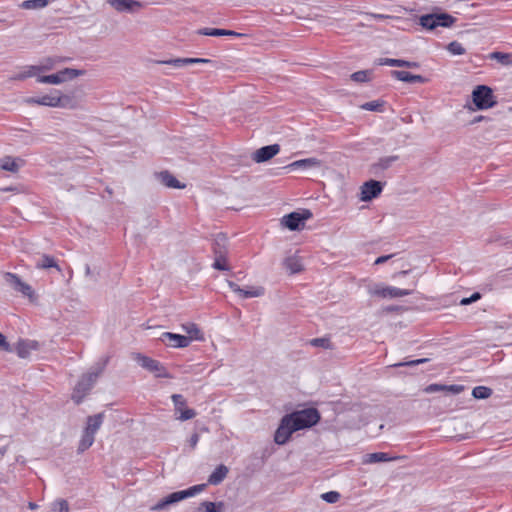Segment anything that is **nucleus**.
<instances>
[{
    "instance_id": "nucleus-1",
    "label": "nucleus",
    "mask_w": 512,
    "mask_h": 512,
    "mask_svg": "<svg viewBox=\"0 0 512 512\" xmlns=\"http://www.w3.org/2000/svg\"><path fill=\"white\" fill-rule=\"evenodd\" d=\"M107 364V359L102 363H97L95 367H93L92 371L83 375L78 383L76 384L74 391L72 393V400L76 404H80L84 397L89 393L95 384L97 378L103 373L105 366Z\"/></svg>"
},
{
    "instance_id": "nucleus-2",
    "label": "nucleus",
    "mask_w": 512,
    "mask_h": 512,
    "mask_svg": "<svg viewBox=\"0 0 512 512\" xmlns=\"http://www.w3.org/2000/svg\"><path fill=\"white\" fill-rule=\"evenodd\" d=\"M293 428L298 431L310 428L317 424L320 420V414L315 408L303 409L286 415Z\"/></svg>"
},
{
    "instance_id": "nucleus-3",
    "label": "nucleus",
    "mask_w": 512,
    "mask_h": 512,
    "mask_svg": "<svg viewBox=\"0 0 512 512\" xmlns=\"http://www.w3.org/2000/svg\"><path fill=\"white\" fill-rule=\"evenodd\" d=\"M206 487V484H199L192 486L186 490L177 491L169 494L167 497L161 499L159 502H157L154 506L151 507L152 510L158 511L165 509L169 505H172L174 503H177L181 500H184L188 497H192L196 495L197 493L202 492Z\"/></svg>"
},
{
    "instance_id": "nucleus-4",
    "label": "nucleus",
    "mask_w": 512,
    "mask_h": 512,
    "mask_svg": "<svg viewBox=\"0 0 512 512\" xmlns=\"http://www.w3.org/2000/svg\"><path fill=\"white\" fill-rule=\"evenodd\" d=\"M455 21L456 19L447 13L426 14L419 18V24L430 31H433L438 27H450Z\"/></svg>"
},
{
    "instance_id": "nucleus-5",
    "label": "nucleus",
    "mask_w": 512,
    "mask_h": 512,
    "mask_svg": "<svg viewBox=\"0 0 512 512\" xmlns=\"http://www.w3.org/2000/svg\"><path fill=\"white\" fill-rule=\"evenodd\" d=\"M473 103L480 109H488L496 104L494 100L493 91L486 85L477 86L472 92Z\"/></svg>"
},
{
    "instance_id": "nucleus-6",
    "label": "nucleus",
    "mask_w": 512,
    "mask_h": 512,
    "mask_svg": "<svg viewBox=\"0 0 512 512\" xmlns=\"http://www.w3.org/2000/svg\"><path fill=\"white\" fill-rule=\"evenodd\" d=\"M84 74L83 70H78L74 68H64L63 70L46 76H39L37 78V81L39 83L44 84H61L67 80H72L76 77L82 76Z\"/></svg>"
},
{
    "instance_id": "nucleus-7",
    "label": "nucleus",
    "mask_w": 512,
    "mask_h": 512,
    "mask_svg": "<svg viewBox=\"0 0 512 512\" xmlns=\"http://www.w3.org/2000/svg\"><path fill=\"white\" fill-rule=\"evenodd\" d=\"M28 104H38L49 107H67L70 102L68 96H62L58 91L41 97H29L25 100Z\"/></svg>"
},
{
    "instance_id": "nucleus-8",
    "label": "nucleus",
    "mask_w": 512,
    "mask_h": 512,
    "mask_svg": "<svg viewBox=\"0 0 512 512\" xmlns=\"http://www.w3.org/2000/svg\"><path fill=\"white\" fill-rule=\"evenodd\" d=\"M133 358L142 368L154 373L156 377L171 378V375L159 361L140 353L134 354Z\"/></svg>"
},
{
    "instance_id": "nucleus-9",
    "label": "nucleus",
    "mask_w": 512,
    "mask_h": 512,
    "mask_svg": "<svg viewBox=\"0 0 512 512\" xmlns=\"http://www.w3.org/2000/svg\"><path fill=\"white\" fill-rule=\"evenodd\" d=\"M311 216L312 213L309 210L292 212L281 219V224L291 231L299 230L304 226L305 220H308Z\"/></svg>"
},
{
    "instance_id": "nucleus-10",
    "label": "nucleus",
    "mask_w": 512,
    "mask_h": 512,
    "mask_svg": "<svg viewBox=\"0 0 512 512\" xmlns=\"http://www.w3.org/2000/svg\"><path fill=\"white\" fill-rule=\"evenodd\" d=\"M371 295L382 298H399L413 293V289H400L392 286L375 285L369 289Z\"/></svg>"
},
{
    "instance_id": "nucleus-11",
    "label": "nucleus",
    "mask_w": 512,
    "mask_h": 512,
    "mask_svg": "<svg viewBox=\"0 0 512 512\" xmlns=\"http://www.w3.org/2000/svg\"><path fill=\"white\" fill-rule=\"evenodd\" d=\"M171 399L175 406L176 419L186 421L193 419L197 413L194 409L186 407V399L181 394H173Z\"/></svg>"
},
{
    "instance_id": "nucleus-12",
    "label": "nucleus",
    "mask_w": 512,
    "mask_h": 512,
    "mask_svg": "<svg viewBox=\"0 0 512 512\" xmlns=\"http://www.w3.org/2000/svg\"><path fill=\"white\" fill-rule=\"evenodd\" d=\"M296 430L293 428V425L285 415L275 432L274 435V441L278 445H284L287 443L289 438L291 437L292 433H294Z\"/></svg>"
},
{
    "instance_id": "nucleus-13",
    "label": "nucleus",
    "mask_w": 512,
    "mask_h": 512,
    "mask_svg": "<svg viewBox=\"0 0 512 512\" xmlns=\"http://www.w3.org/2000/svg\"><path fill=\"white\" fill-rule=\"evenodd\" d=\"M399 156L390 155L379 158L376 162L370 165L369 172L370 174L380 177L384 171L388 170L392 167V165L398 161Z\"/></svg>"
},
{
    "instance_id": "nucleus-14",
    "label": "nucleus",
    "mask_w": 512,
    "mask_h": 512,
    "mask_svg": "<svg viewBox=\"0 0 512 512\" xmlns=\"http://www.w3.org/2000/svg\"><path fill=\"white\" fill-rule=\"evenodd\" d=\"M382 189L383 185L379 181L369 180L365 182L361 187V200L366 202L371 201L382 192Z\"/></svg>"
},
{
    "instance_id": "nucleus-15",
    "label": "nucleus",
    "mask_w": 512,
    "mask_h": 512,
    "mask_svg": "<svg viewBox=\"0 0 512 512\" xmlns=\"http://www.w3.org/2000/svg\"><path fill=\"white\" fill-rule=\"evenodd\" d=\"M160 340L167 346L173 348H185L190 344V338L184 335L175 334L171 332H164Z\"/></svg>"
},
{
    "instance_id": "nucleus-16",
    "label": "nucleus",
    "mask_w": 512,
    "mask_h": 512,
    "mask_svg": "<svg viewBox=\"0 0 512 512\" xmlns=\"http://www.w3.org/2000/svg\"><path fill=\"white\" fill-rule=\"evenodd\" d=\"M5 281L16 291L22 293L24 296L32 297L33 289L32 287L23 282L16 274L6 273Z\"/></svg>"
},
{
    "instance_id": "nucleus-17",
    "label": "nucleus",
    "mask_w": 512,
    "mask_h": 512,
    "mask_svg": "<svg viewBox=\"0 0 512 512\" xmlns=\"http://www.w3.org/2000/svg\"><path fill=\"white\" fill-rule=\"evenodd\" d=\"M117 12L133 13L142 7V3L136 0H105Z\"/></svg>"
},
{
    "instance_id": "nucleus-18",
    "label": "nucleus",
    "mask_w": 512,
    "mask_h": 512,
    "mask_svg": "<svg viewBox=\"0 0 512 512\" xmlns=\"http://www.w3.org/2000/svg\"><path fill=\"white\" fill-rule=\"evenodd\" d=\"M279 150L280 146L278 144L267 145L256 150L253 153L252 159L257 163H262L274 157Z\"/></svg>"
},
{
    "instance_id": "nucleus-19",
    "label": "nucleus",
    "mask_w": 512,
    "mask_h": 512,
    "mask_svg": "<svg viewBox=\"0 0 512 512\" xmlns=\"http://www.w3.org/2000/svg\"><path fill=\"white\" fill-rule=\"evenodd\" d=\"M158 181L167 188L184 189L185 184L180 183L170 172L161 171L156 174Z\"/></svg>"
},
{
    "instance_id": "nucleus-20",
    "label": "nucleus",
    "mask_w": 512,
    "mask_h": 512,
    "mask_svg": "<svg viewBox=\"0 0 512 512\" xmlns=\"http://www.w3.org/2000/svg\"><path fill=\"white\" fill-rule=\"evenodd\" d=\"M321 167V161L317 158H306L294 161L290 164H288L285 168L289 170H295V169H313V168H319Z\"/></svg>"
},
{
    "instance_id": "nucleus-21",
    "label": "nucleus",
    "mask_w": 512,
    "mask_h": 512,
    "mask_svg": "<svg viewBox=\"0 0 512 512\" xmlns=\"http://www.w3.org/2000/svg\"><path fill=\"white\" fill-rule=\"evenodd\" d=\"M104 421V413H98L95 415L88 416L86 419L85 431L95 436Z\"/></svg>"
},
{
    "instance_id": "nucleus-22",
    "label": "nucleus",
    "mask_w": 512,
    "mask_h": 512,
    "mask_svg": "<svg viewBox=\"0 0 512 512\" xmlns=\"http://www.w3.org/2000/svg\"><path fill=\"white\" fill-rule=\"evenodd\" d=\"M464 390V386L463 385H457V384H453V385H443V384H430L428 385L424 391L426 393H434V392H440V391H447V392H450L452 394H459L461 393L462 391Z\"/></svg>"
},
{
    "instance_id": "nucleus-23",
    "label": "nucleus",
    "mask_w": 512,
    "mask_h": 512,
    "mask_svg": "<svg viewBox=\"0 0 512 512\" xmlns=\"http://www.w3.org/2000/svg\"><path fill=\"white\" fill-rule=\"evenodd\" d=\"M38 348V342L34 340H20L16 345V353L20 358H27L32 350Z\"/></svg>"
},
{
    "instance_id": "nucleus-24",
    "label": "nucleus",
    "mask_w": 512,
    "mask_h": 512,
    "mask_svg": "<svg viewBox=\"0 0 512 512\" xmlns=\"http://www.w3.org/2000/svg\"><path fill=\"white\" fill-rule=\"evenodd\" d=\"M392 77L397 80L408 83H424L426 79L421 75H413L407 71L393 70L391 71Z\"/></svg>"
},
{
    "instance_id": "nucleus-25",
    "label": "nucleus",
    "mask_w": 512,
    "mask_h": 512,
    "mask_svg": "<svg viewBox=\"0 0 512 512\" xmlns=\"http://www.w3.org/2000/svg\"><path fill=\"white\" fill-rule=\"evenodd\" d=\"M378 65H387L392 67H407V68H417L419 64L417 62L406 61L402 59H393V58H380L377 60Z\"/></svg>"
},
{
    "instance_id": "nucleus-26",
    "label": "nucleus",
    "mask_w": 512,
    "mask_h": 512,
    "mask_svg": "<svg viewBox=\"0 0 512 512\" xmlns=\"http://www.w3.org/2000/svg\"><path fill=\"white\" fill-rule=\"evenodd\" d=\"M229 469L224 464H220L208 477V484L219 485L227 476Z\"/></svg>"
},
{
    "instance_id": "nucleus-27",
    "label": "nucleus",
    "mask_w": 512,
    "mask_h": 512,
    "mask_svg": "<svg viewBox=\"0 0 512 512\" xmlns=\"http://www.w3.org/2000/svg\"><path fill=\"white\" fill-rule=\"evenodd\" d=\"M214 255L225 258L227 255V237L224 234H218L213 245Z\"/></svg>"
},
{
    "instance_id": "nucleus-28",
    "label": "nucleus",
    "mask_w": 512,
    "mask_h": 512,
    "mask_svg": "<svg viewBox=\"0 0 512 512\" xmlns=\"http://www.w3.org/2000/svg\"><path fill=\"white\" fill-rule=\"evenodd\" d=\"M21 164H23V160L16 159L10 156H6L0 159V168L15 173L19 170Z\"/></svg>"
},
{
    "instance_id": "nucleus-29",
    "label": "nucleus",
    "mask_w": 512,
    "mask_h": 512,
    "mask_svg": "<svg viewBox=\"0 0 512 512\" xmlns=\"http://www.w3.org/2000/svg\"><path fill=\"white\" fill-rule=\"evenodd\" d=\"M397 459V457H390L387 453L376 452L365 455L364 463L372 464L379 462H388Z\"/></svg>"
},
{
    "instance_id": "nucleus-30",
    "label": "nucleus",
    "mask_w": 512,
    "mask_h": 512,
    "mask_svg": "<svg viewBox=\"0 0 512 512\" xmlns=\"http://www.w3.org/2000/svg\"><path fill=\"white\" fill-rule=\"evenodd\" d=\"M285 268L291 273H299L303 270V265L301 263L300 258L296 256H291L285 259L284 261Z\"/></svg>"
},
{
    "instance_id": "nucleus-31",
    "label": "nucleus",
    "mask_w": 512,
    "mask_h": 512,
    "mask_svg": "<svg viewBox=\"0 0 512 512\" xmlns=\"http://www.w3.org/2000/svg\"><path fill=\"white\" fill-rule=\"evenodd\" d=\"M35 267L37 269H47V268H56L58 271H61L60 267L57 265L54 257L50 255H43L41 259H39Z\"/></svg>"
},
{
    "instance_id": "nucleus-32",
    "label": "nucleus",
    "mask_w": 512,
    "mask_h": 512,
    "mask_svg": "<svg viewBox=\"0 0 512 512\" xmlns=\"http://www.w3.org/2000/svg\"><path fill=\"white\" fill-rule=\"evenodd\" d=\"M182 329L189 335L188 338H190V342L195 340H202L203 334L198 328V326L194 323H186L182 325Z\"/></svg>"
},
{
    "instance_id": "nucleus-33",
    "label": "nucleus",
    "mask_w": 512,
    "mask_h": 512,
    "mask_svg": "<svg viewBox=\"0 0 512 512\" xmlns=\"http://www.w3.org/2000/svg\"><path fill=\"white\" fill-rule=\"evenodd\" d=\"M50 3V0H25L20 4V8L26 10L43 9Z\"/></svg>"
},
{
    "instance_id": "nucleus-34",
    "label": "nucleus",
    "mask_w": 512,
    "mask_h": 512,
    "mask_svg": "<svg viewBox=\"0 0 512 512\" xmlns=\"http://www.w3.org/2000/svg\"><path fill=\"white\" fill-rule=\"evenodd\" d=\"M94 441H95V436H93L92 434L88 433L87 431H85L83 429L81 439H80L79 445H78V452L82 453V452L86 451L87 449H89L93 445Z\"/></svg>"
},
{
    "instance_id": "nucleus-35",
    "label": "nucleus",
    "mask_w": 512,
    "mask_h": 512,
    "mask_svg": "<svg viewBox=\"0 0 512 512\" xmlns=\"http://www.w3.org/2000/svg\"><path fill=\"white\" fill-rule=\"evenodd\" d=\"M224 509L223 502H210L204 501L200 504L199 510H204L205 512H222Z\"/></svg>"
},
{
    "instance_id": "nucleus-36",
    "label": "nucleus",
    "mask_w": 512,
    "mask_h": 512,
    "mask_svg": "<svg viewBox=\"0 0 512 512\" xmlns=\"http://www.w3.org/2000/svg\"><path fill=\"white\" fill-rule=\"evenodd\" d=\"M62 60L63 59L59 58V57L46 58L41 62L40 65H37V66H38V69H40V73H41V72L52 70L56 66V64L60 63Z\"/></svg>"
},
{
    "instance_id": "nucleus-37",
    "label": "nucleus",
    "mask_w": 512,
    "mask_h": 512,
    "mask_svg": "<svg viewBox=\"0 0 512 512\" xmlns=\"http://www.w3.org/2000/svg\"><path fill=\"white\" fill-rule=\"evenodd\" d=\"M492 393V389L486 386H477L472 390V395L476 399H487Z\"/></svg>"
},
{
    "instance_id": "nucleus-38",
    "label": "nucleus",
    "mask_w": 512,
    "mask_h": 512,
    "mask_svg": "<svg viewBox=\"0 0 512 512\" xmlns=\"http://www.w3.org/2000/svg\"><path fill=\"white\" fill-rule=\"evenodd\" d=\"M490 58L497 60L502 65L508 66L512 64V55L503 52H493L490 54Z\"/></svg>"
},
{
    "instance_id": "nucleus-39",
    "label": "nucleus",
    "mask_w": 512,
    "mask_h": 512,
    "mask_svg": "<svg viewBox=\"0 0 512 512\" xmlns=\"http://www.w3.org/2000/svg\"><path fill=\"white\" fill-rule=\"evenodd\" d=\"M39 73H40V69H38V66L37 65H31V66L27 67L26 71H24L22 73H19L13 79H15V80H24L26 78L36 76Z\"/></svg>"
},
{
    "instance_id": "nucleus-40",
    "label": "nucleus",
    "mask_w": 512,
    "mask_h": 512,
    "mask_svg": "<svg viewBox=\"0 0 512 512\" xmlns=\"http://www.w3.org/2000/svg\"><path fill=\"white\" fill-rule=\"evenodd\" d=\"M198 33L201 35L215 36V37L226 36V34H228L226 29H217V28H202L198 31Z\"/></svg>"
},
{
    "instance_id": "nucleus-41",
    "label": "nucleus",
    "mask_w": 512,
    "mask_h": 512,
    "mask_svg": "<svg viewBox=\"0 0 512 512\" xmlns=\"http://www.w3.org/2000/svg\"><path fill=\"white\" fill-rule=\"evenodd\" d=\"M262 294H263L262 288L249 289V290L242 289V292L239 293V296L242 298H252V297H259Z\"/></svg>"
},
{
    "instance_id": "nucleus-42",
    "label": "nucleus",
    "mask_w": 512,
    "mask_h": 512,
    "mask_svg": "<svg viewBox=\"0 0 512 512\" xmlns=\"http://www.w3.org/2000/svg\"><path fill=\"white\" fill-rule=\"evenodd\" d=\"M369 74L368 70L357 71L351 75V79L355 82H367L370 79Z\"/></svg>"
},
{
    "instance_id": "nucleus-43",
    "label": "nucleus",
    "mask_w": 512,
    "mask_h": 512,
    "mask_svg": "<svg viewBox=\"0 0 512 512\" xmlns=\"http://www.w3.org/2000/svg\"><path fill=\"white\" fill-rule=\"evenodd\" d=\"M448 51L453 55H463L465 53L464 47L457 41L449 43Z\"/></svg>"
},
{
    "instance_id": "nucleus-44",
    "label": "nucleus",
    "mask_w": 512,
    "mask_h": 512,
    "mask_svg": "<svg viewBox=\"0 0 512 512\" xmlns=\"http://www.w3.org/2000/svg\"><path fill=\"white\" fill-rule=\"evenodd\" d=\"M160 63L172 65L174 67H183L185 65L190 64L189 58H176V59L161 61Z\"/></svg>"
},
{
    "instance_id": "nucleus-45",
    "label": "nucleus",
    "mask_w": 512,
    "mask_h": 512,
    "mask_svg": "<svg viewBox=\"0 0 512 512\" xmlns=\"http://www.w3.org/2000/svg\"><path fill=\"white\" fill-rule=\"evenodd\" d=\"M53 512H69V506L66 500L60 499L53 503Z\"/></svg>"
},
{
    "instance_id": "nucleus-46",
    "label": "nucleus",
    "mask_w": 512,
    "mask_h": 512,
    "mask_svg": "<svg viewBox=\"0 0 512 512\" xmlns=\"http://www.w3.org/2000/svg\"><path fill=\"white\" fill-rule=\"evenodd\" d=\"M428 361H429L428 358H420V359L406 361V362H399V363L393 364L392 367L416 366V365H419V364H424V363H426Z\"/></svg>"
},
{
    "instance_id": "nucleus-47",
    "label": "nucleus",
    "mask_w": 512,
    "mask_h": 512,
    "mask_svg": "<svg viewBox=\"0 0 512 512\" xmlns=\"http://www.w3.org/2000/svg\"><path fill=\"white\" fill-rule=\"evenodd\" d=\"M383 103L379 101H370L364 103L361 108L367 111H381Z\"/></svg>"
},
{
    "instance_id": "nucleus-48",
    "label": "nucleus",
    "mask_w": 512,
    "mask_h": 512,
    "mask_svg": "<svg viewBox=\"0 0 512 512\" xmlns=\"http://www.w3.org/2000/svg\"><path fill=\"white\" fill-rule=\"evenodd\" d=\"M321 498L328 503H336L340 499V494L336 491L323 493Z\"/></svg>"
},
{
    "instance_id": "nucleus-49",
    "label": "nucleus",
    "mask_w": 512,
    "mask_h": 512,
    "mask_svg": "<svg viewBox=\"0 0 512 512\" xmlns=\"http://www.w3.org/2000/svg\"><path fill=\"white\" fill-rule=\"evenodd\" d=\"M310 344L315 347L329 348L330 341L327 338H314L310 341Z\"/></svg>"
},
{
    "instance_id": "nucleus-50",
    "label": "nucleus",
    "mask_w": 512,
    "mask_h": 512,
    "mask_svg": "<svg viewBox=\"0 0 512 512\" xmlns=\"http://www.w3.org/2000/svg\"><path fill=\"white\" fill-rule=\"evenodd\" d=\"M213 268H215L217 270H223V271L229 270V267L226 265V257L220 258V257L215 256Z\"/></svg>"
},
{
    "instance_id": "nucleus-51",
    "label": "nucleus",
    "mask_w": 512,
    "mask_h": 512,
    "mask_svg": "<svg viewBox=\"0 0 512 512\" xmlns=\"http://www.w3.org/2000/svg\"><path fill=\"white\" fill-rule=\"evenodd\" d=\"M481 298V294L479 292H475L473 293L470 297L468 298H463L461 301H460V305H469L477 300H479Z\"/></svg>"
},
{
    "instance_id": "nucleus-52",
    "label": "nucleus",
    "mask_w": 512,
    "mask_h": 512,
    "mask_svg": "<svg viewBox=\"0 0 512 512\" xmlns=\"http://www.w3.org/2000/svg\"><path fill=\"white\" fill-rule=\"evenodd\" d=\"M198 441H199V435L197 433H193L188 440V445L191 450H194L196 448Z\"/></svg>"
},
{
    "instance_id": "nucleus-53",
    "label": "nucleus",
    "mask_w": 512,
    "mask_h": 512,
    "mask_svg": "<svg viewBox=\"0 0 512 512\" xmlns=\"http://www.w3.org/2000/svg\"><path fill=\"white\" fill-rule=\"evenodd\" d=\"M0 348L4 351H11L10 344L7 342L5 336L0 333Z\"/></svg>"
},
{
    "instance_id": "nucleus-54",
    "label": "nucleus",
    "mask_w": 512,
    "mask_h": 512,
    "mask_svg": "<svg viewBox=\"0 0 512 512\" xmlns=\"http://www.w3.org/2000/svg\"><path fill=\"white\" fill-rule=\"evenodd\" d=\"M227 283H228V286L230 287V289L232 291H234L235 293L239 294L240 292H242V288L238 284H236L235 282L228 281Z\"/></svg>"
},
{
    "instance_id": "nucleus-55",
    "label": "nucleus",
    "mask_w": 512,
    "mask_h": 512,
    "mask_svg": "<svg viewBox=\"0 0 512 512\" xmlns=\"http://www.w3.org/2000/svg\"><path fill=\"white\" fill-rule=\"evenodd\" d=\"M392 257H393V254L380 256V257H378V258L375 260V264H376V265L383 264V263H385L386 261H388V260H389L390 258H392Z\"/></svg>"
},
{
    "instance_id": "nucleus-56",
    "label": "nucleus",
    "mask_w": 512,
    "mask_h": 512,
    "mask_svg": "<svg viewBox=\"0 0 512 512\" xmlns=\"http://www.w3.org/2000/svg\"><path fill=\"white\" fill-rule=\"evenodd\" d=\"M190 64H197V63H210V59L205 58H189Z\"/></svg>"
},
{
    "instance_id": "nucleus-57",
    "label": "nucleus",
    "mask_w": 512,
    "mask_h": 512,
    "mask_svg": "<svg viewBox=\"0 0 512 512\" xmlns=\"http://www.w3.org/2000/svg\"><path fill=\"white\" fill-rule=\"evenodd\" d=\"M227 33H228V34H226V36H236V37H241V36H243V34H241V33H237V32L232 31V30H227Z\"/></svg>"
},
{
    "instance_id": "nucleus-58",
    "label": "nucleus",
    "mask_w": 512,
    "mask_h": 512,
    "mask_svg": "<svg viewBox=\"0 0 512 512\" xmlns=\"http://www.w3.org/2000/svg\"><path fill=\"white\" fill-rule=\"evenodd\" d=\"M85 273H86V276H91L92 275V271H91V268H90L89 265H86Z\"/></svg>"
},
{
    "instance_id": "nucleus-59",
    "label": "nucleus",
    "mask_w": 512,
    "mask_h": 512,
    "mask_svg": "<svg viewBox=\"0 0 512 512\" xmlns=\"http://www.w3.org/2000/svg\"><path fill=\"white\" fill-rule=\"evenodd\" d=\"M408 273V271L404 270V271H400L399 273L396 274V276H404Z\"/></svg>"
},
{
    "instance_id": "nucleus-60",
    "label": "nucleus",
    "mask_w": 512,
    "mask_h": 512,
    "mask_svg": "<svg viewBox=\"0 0 512 512\" xmlns=\"http://www.w3.org/2000/svg\"><path fill=\"white\" fill-rule=\"evenodd\" d=\"M36 507H37V505L35 503H32V502L29 503L30 509H35Z\"/></svg>"
},
{
    "instance_id": "nucleus-61",
    "label": "nucleus",
    "mask_w": 512,
    "mask_h": 512,
    "mask_svg": "<svg viewBox=\"0 0 512 512\" xmlns=\"http://www.w3.org/2000/svg\"><path fill=\"white\" fill-rule=\"evenodd\" d=\"M375 17H377V18H383L384 16H383V15H375Z\"/></svg>"
},
{
    "instance_id": "nucleus-62",
    "label": "nucleus",
    "mask_w": 512,
    "mask_h": 512,
    "mask_svg": "<svg viewBox=\"0 0 512 512\" xmlns=\"http://www.w3.org/2000/svg\"><path fill=\"white\" fill-rule=\"evenodd\" d=\"M3 454H4V452L0 451V455H3Z\"/></svg>"
}]
</instances>
